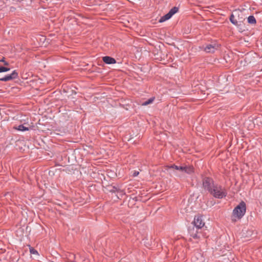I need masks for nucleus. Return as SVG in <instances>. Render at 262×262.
Listing matches in <instances>:
<instances>
[{
  "label": "nucleus",
  "instance_id": "a211bd4d",
  "mask_svg": "<svg viewBox=\"0 0 262 262\" xmlns=\"http://www.w3.org/2000/svg\"><path fill=\"white\" fill-rule=\"evenodd\" d=\"M30 252L32 254H36L37 253V251L33 249H30Z\"/></svg>",
  "mask_w": 262,
  "mask_h": 262
},
{
  "label": "nucleus",
  "instance_id": "39448f33",
  "mask_svg": "<svg viewBox=\"0 0 262 262\" xmlns=\"http://www.w3.org/2000/svg\"><path fill=\"white\" fill-rule=\"evenodd\" d=\"M179 10V8L177 7H174L172 8H171L169 11L165 15L162 16L159 21L160 23H163L164 21H165L166 20H168L170 19L174 14H176L177 12H178Z\"/></svg>",
  "mask_w": 262,
  "mask_h": 262
},
{
  "label": "nucleus",
  "instance_id": "6e6552de",
  "mask_svg": "<svg viewBox=\"0 0 262 262\" xmlns=\"http://www.w3.org/2000/svg\"><path fill=\"white\" fill-rule=\"evenodd\" d=\"M18 77V73L15 70L13 71L12 73L10 74L4 76L3 78H0V81H8L11 80L16 78Z\"/></svg>",
  "mask_w": 262,
  "mask_h": 262
},
{
  "label": "nucleus",
  "instance_id": "6ab92c4d",
  "mask_svg": "<svg viewBox=\"0 0 262 262\" xmlns=\"http://www.w3.org/2000/svg\"><path fill=\"white\" fill-rule=\"evenodd\" d=\"M139 172L138 171H134L133 175L134 177H136L139 174Z\"/></svg>",
  "mask_w": 262,
  "mask_h": 262
},
{
  "label": "nucleus",
  "instance_id": "9d476101",
  "mask_svg": "<svg viewBox=\"0 0 262 262\" xmlns=\"http://www.w3.org/2000/svg\"><path fill=\"white\" fill-rule=\"evenodd\" d=\"M189 233L191 236H192L194 238H198L199 237L198 234V232L196 231L194 232V227H193L192 229H189Z\"/></svg>",
  "mask_w": 262,
  "mask_h": 262
},
{
  "label": "nucleus",
  "instance_id": "0eeeda50",
  "mask_svg": "<svg viewBox=\"0 0 262 262\" xmlns=\"http://www.w3.org/2000/svg\"><path fill=\"white\" fill-rule=\"evenodd\" d=\"M194 227L199 229L202 228L204 225L205 223L203 221L202 217L200 216H195L193 221Z\"/></svg>",
  "mask_w": 262,
  "mask_h": 262
},
{
  "label": "nucleus",
  "instance_id": "9b49d317",
  "mask_svg": "<svg viewBox=\"0 0 262 262\" xmlns=\"http://www.w3.org/2000/svg\"><path fill=\"white\" fill-rule=\"evenodd\" d=\"M14 128L19 131H26L29 130V128L25 126L24 125L21 124L17 127H14Z\"/></svg>",
  "mask_w": 262,
  "mask_h": 262
},
{
  "label": "nucleus",
  "instance_id": "7ed1b4c3",
  "mask_svg": "<svg viewBox=\"0 0 262 262\" xmlns=\"http://www.w3.org/2000/svg\"><path fill=\"white\" fill-rule=\"evenodd\" d=\"M167 167L168 169H173L182 173H186L188 174H190L193 172V168L191 167L177 166L175 164H172L167 165Z\"/></svg>",
  "mask_w": 262,
  "mask_h": 262
},
{
  "label": "nucleus",
  "instance_id": "2eb2a0df",
  "mask_svg": "<svg viewBox=\"0 0 262 262\" xmlns=\"http://www.w3.org/2000/svg\"><path fill=\"white\" fill-rule=\"evenodd\" d=\"M9 70H10L9 68L0 66V73L7 72V71H9Z\"/></svg>",
  "mask_w": 262,
  "mask_h": 262
},
{
  "label": "nucleus",
  "instance_id": "1a4fd4ad",
  "mask_svg": "<svg viewBox=\"0 0 262 262\" xmlns=\"http://www.w3.org/2000/svg\"><path fill=\"white\" fill-rule=\"evenodd\" d=\"M102 60L104 62L108 64H114L116 62L115 58L110 56H104L103 57Z\"/></svg>",
  "mask_w": 262,
  "mask_h": 262
},
{
  "label": "nucleus",
  "instance_id": "f3484780",
  "mask_svg": "<svg viewBox=\"0 0 262 262\" xmlns=\"http://www.w3.org/2000/svg\"><path fill=\"white\" fill-rule=\"evenodd\" d=\"M0 62H4L5 65H8V62L5 60V58H3L2 59H1L0 60Z\"/></svg>",
  "mask_w": 262,
  "mask_h": 262
},
{
  "label": "nucleus",
  "instance_id": "dca6fc26",
  "mask_svg": "<svg viewBox=\"0 0 262 262\" xmlns=\"http://www.w3.org/2000/svg\"><path fill=\"white\" fill-rule=\"evenodd\" d=\"M75 258V255L74 254H70L69 260L71 261H73Z\"/></svg>",
  "mask_w": 262,
  "mask_h": 262
},
{
  "label": "nucleus",
  "instance_id": "423d86ee",
  "mask_svg": "<svg viewBox=\"0 0 262 262\" xmlns=\"http://www.w3.org/2000/svg\"><path fill=\"white\" fill-rule=\"evenodd\" d=\"M219 49V45L215 42H212L206 45L204 47V51L207 53H213Z\"/></svg>",
  "mask_w": 262,
  "mask_h": 262
},
{
  "label": "nucleus",
  "instance_id": "4468645a",
  "mask_svg": "<svg viewBox=\"0 0 262 262\" xmlns=\"http://www.w3.org/2000/svg\"><path fill=\"white\" fill-rule=\"evenodd\" d=\"M230 20L232 24L234 25H237L238 21H237L236 19L234 18V16L233 14H231V15H230Z\"/></svg>",
  "mask_w": 262,
  "mask_h": 262
},
{
  "label": "nucleus",
  "instance_id": "f8f14e48",
  "mask_svg": "<svg viewBox=\"0 0 262 262\" xmlns=\"http://www.w3.org/2000/svg\"><path fill=\"white\" fill-rule=\"evenodd\" d=\"M248 22L250 24H256V21L253 15H250L248 17Z\"/></svg>",
  "mask_w": 262,
  "mask_h": 262
},
{
  "label": "nucleus",
  "instance_id": "f03ea898",
  "mask_svg": "<svg viewBox=\"0 0 262 262\" xmlns=\"http://www.w3.org/2000/svg\"><path fill=\"white\" fill-rule=\"evenodd\" d=\"M210 194L214 198L221 199L226 196L227 192L222 186L216 184Z\"/></svg>",
  "mask_w": 262,
  "mask_h": 262
},
{
  "label": "nucleus",
  "instance_id": "20e7f679",
  "mask_svg": "<svg viewBox=\"0 0 262 262\" xmlns=\"http://www.w3.org/2000/svg\"><path fill=\"white\" fill-rule=\"evenodd\" d=\"M216 184H214L213 180L209 178H205L203 180V186L205 190L208 191L210 193L214 189Z\"/></svg>",
  "mask_w": 262,
  "mask_h": 262
},
{
  "label": "nucleus",
  "instance_id": "ddd939ff",
  "mask_svg": "<svg viewBox=\"0 0 262 262\" xmlns=\"http://www.w3.org/2000/svg\"><path fill=\"white\" fill-rule=\"evenodd\" d=\"M154 99H155L154 97H151V98H149V99H148L147 100L143 102L142 103V105L143 106H146L149 104H151L153 102Z\"/></svg>",
  "mask_w": 262,
  "mask_h": 262
},
{
  "label": "nucleus",
  "instance_id": "f257e3e1",
  "mask_svg": "<svg viewBox=\"0 0 262 262\" xmlns=\"http://www.w3.org/2000/svg\"><path fill=\"white\" fill-rule=\"evenodd\" d=\"M246 205L245 202H241L233 210L232 221H235L236 219H241L245 214Z\"/></svg>",
  "mask_w": 262,
  "mask_h": 262
}]
</instances>
